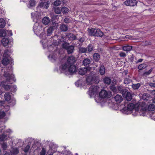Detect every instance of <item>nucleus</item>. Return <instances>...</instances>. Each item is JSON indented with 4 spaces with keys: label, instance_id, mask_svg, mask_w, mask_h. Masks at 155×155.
I'll return each instance as SVG.
<instances>
[{
    "label": "nucleus",
    "instance_id": "obj_21",
    "mask_svg": "<svg viewBox=\"0 0 155 155\" xmlns=\"http://www.w3.org/2000/svg\"><path fill=\"white\" fill-rule=\"evenodd\" d=\"M148 67V65L145 63L141 64L139 65L138 67V69L140 70H142Z\"/></svg>",
    "mask_w": 155,
    "mask_h": 155
},
{
    "label": "nucleus",
    "instance_id": "obj_40",
    "mask_svg": "<svg viewBox=\"0 0 155 155\" xmlns=\"http://www.w3.org/2000/svg\"><path fill=\"white\" fill-rule=\"evenodd\" d=\"M153 71L152 68H151L148 71H146L144 72L143 75L145 76H147L150 74Z\"/></svg>",
    "mask_w": 155,
    "mask_h": 155
},
{
    "label": "nucleus",
    "instance_id": "obj_41",
    "mask_svg": "<svg viewBox=\"0 0 155 155\" xmlns=\"http://www.w3.org/2000/svg\"><path fill=\"white\" fill-rule=\"evenodd\" d=\"M7 136L3 134L0 135V140H5L7 139Z\"/></svg>",
    "mask_w": 155,
    "mask_h": 155
},
{
    "label": "nucleus",
    "instance_id": "obj_36",
    "mask_svg": "<svg viewBox=\"0 0 155 155\" xmlns=\"http://www.w3.org/2000/svg\"><path fill=\"white\" fill-rule=\"evenodd\" d=\"M69 9L67 7H64L61 9V11L64 14H66L68 12Z\"/></svg>",
    "mask_w": 155,
    "mask_h": 155
},
{
    "label": "nucleus",
    "instance_id": "obj_32",
    "mask_svg": "<svg viewBox=\"0 0 155 155\" xmlns=\"http://www.w3.org/2000/svg\"><path fill=\"white\" fill-rule=\"evenodd\" d=\"M54 11L57 14H60L61 13V10L60 8L57 7H54L53 8Z\"/></svg>",
    "mask_w": 155,
    "mask_h": 155
},
{
    "label": "nucleus",
    "instance_id": "obj_26",
    "mask_svg": "<svg viewBox=\"0 0 155 155\" xmlns=\"http://www.w3.org/2000/svg\"><path fill=\"white\" fill-rule=\"evenodd\" d=\"M105 71V69L103 65H101L100 68L99 72L101 75L104 74Z\"/></svg>",
    "mask_w": 155,
    "mask_h": 155
},
{
    "label": "nucleus",
    "instance_id": "obj_18",
    "mask_svg": "<svg viewBox=\"0 0 155 155\" xmlns=\"http://www.w3.org/2000/svg\"><path fill=\"white\" fill-rule=\"evenodd\" d=\"M9 62V61L8 58V57H3L2 61V64L4 65H8Z\"/></svg>",
    "mask_w": 155,
    "mask_h": 155
},
{
    "label": "nucleus",
    "instance_id": "obj_2",
    "mask_svg": "<svg viewBox=\"0 0 155 155\" xmlns=\"http://www.w3.org/2000/svg\"><path fill=\"white\" fill-rule=\"evenodd\" d=\"M100 81L99 75H98L94 73H91L87 77L86 81L90 84L94 83L98 84Z\"/></svg>",
    "mask_w": 155,
    "mask_h": 155
},
{
    "label": "nucleus",
    "instance_id": "obj_19",
    "mask_svg": "<svg viewBox=\"0 0 155 155\" xmlns=\"http://www.w3.org/2000/svg\"><path fill=\"white\" fill-rule=\"evenodd\" d=\"M100 55L98 53H95L93 55L94 59L95 62H98L100 59Z\"/></svg>",
    "mask_w": 155,
    "mask_h": 155
},
{
    "label": "nucleus",
    "instance_id": "obj_16",
    "mask_svg": "<svg viewBox=\"0 0 155 155\" xmlns=\"http://www.w3.org/2000/svg\"><path fill=\"white\" fill-rule=\"evenodd\" d=\"M4 98L7 101H9L11 99V95L10 93L7 92L4 94Z\"/></svg>",
    "mask_w": 155,
    "mask_h": 155
},
{
    "label": "nucleus",
    "instance_id": "obj_29",
    "mask_svg": "<svg viewBox=\"0 0 155 155\" xmlns=\"http://www.w3.org/2000/svg\"><path fill=\"white\" fill-rule=\"evenodd\" d=\"M155 106L153 104H151L148 105V110L150 111H153L155 110Z\"/></svg>",
    "mask_w": 155,
    "mask_h": 155
},
{
    "label": "nucleus",
    "instance_id": "obj_34",
    "mask_svg": "<svg viewBox=\"0 0 155 155\" xmlns=\"http://www.w3.org/2000/svg\"><path fill=\"white\" fill-rule=\"evenodd\" d=\"M5 25V22L3 19H0V28H4Z\"/></svg>",
    "mask_w": 155,
    "mask_h": 155
},
{
    "label": "nucleus",
    "instance_id": "obj_57",
    "mask_svg": "<svg viewBox=\"0 0 155 155\" xmlns=\"http://www.w3.org/2000/svg\"><path fill=\"white\" fill-rule=\"evenodd\" d=\"M149 85L151 87H153L155 88V83H149Z\"/></svg>",
    "mask_w": 155,
    "mask_h": 155
},
{
    "label": "nucleus",
    "instance_id": "obj_48",
    "mask_svg": "<svg viewBox=\"0 0 155 155\" xmlns=\"http://www.w3.org/2000/svg\"><path fill=\"white\" fill-rule=\"evenodd\" d=\"M64 21L66 23H69L71 22V20L68 18H66L64 20Z\"/></svg>",
    "mask_w": 155,
    "mask_h": 155
},
{
    "label": "nucleus",
    "instance_id": "obj_59",
    "mask_svg": "<svg viewBox=\"0 0 155 155\" xmlns=\"http://www.w3.org/2000/svg\"><path fill=\"white\" fill-rule=\"evenodd\" d=\"M118 91L120 93L121 92V91H122L123 89L121 86H119L118 87Z\"/></svg>",
    "mask_w": 155,
    "mask_h": 155
},
{
    "label": "nucleus",
    "instance_id": "obj_62",
    "mask_svg": "<svg viewBox=\"0 0 155 155\" xmlns=\"http://www.w3.org/2000/svg\"><path fill=\"white\" fill-rule=\"evenodd\" d=\"M129 35H126V36H125V37L127 38H129Z\"/></svg>",
    "mask_w": 155,
    "mask_h": 155
},
{
    "label": "nucleus",
    "instance_id": "obj_5",
    "mask_svg": "<svg viewBox=\"0 0 155 155\" xmlns=\"http://www.w3.org/2000/svg\"><path fill=\"white\" fill-rule=\"evenodd\" d=\"M2 44L4 46H8V47H10L13 43L12 41L11 40H9L8 38H4L2 40Z\"/></svg>",
    "mask_w": 155,
    "mask_h": 155
},
{
    "label": "nucleus",
    "instance_id": "obj_49",
    "mask_svg": "<svg viewBox=\"0 0 155 155\" xmlns=\"http://www.w3.org/2000/svg\"><path fill=\"white\" fill-rule=\"evenodd\" d=\"M29 149H30V146L29 145H28L26 146V147L24 149V151L25 152L27 153L28 152Z\"/></svg>",
    "mask_w": 155,
    "mask_h": 155
},
{
    "label": "nucleus",
    "instance_id": "obj_37",
    "mask_svg": "<svg viewBox=\"0 0 155 155\" xmlns=\"http://www.w3.org/2000/svg\"><path fill=\"white\" fill-rule=\"evenodd\" d=\"M6 35V32L5 30L3 29L0 30V37H4Z\"/></svg>",
    "mask_w": 155,
    "mask_h": 155
},
{
    "label": "nucleus",
    "instance_id": "obj_7",
    "mask_svg": "<svg viewBox=\"0 0 155 155\" xmlns=\"http://www.w3.org/2000/svg\"><path fill=\"white\" fill-rule=\"evenodd\" d=\"M89 71L90 69L89 67H86L81 68L79 69H78V74L81 75H84L87 73V71Z\"/></svg>",
    "mask_w": 155,
    "mask_h": 155
},
{
    "label": "nucleus",
    "instance_id": "obj_46",
    "mask_svg": "<svg viewBox=\"0 0 155 155\" xmlns=\"http://www.w3.org/2000/svg\"><path fill=\"white\" fill-rule=\"evenodd\" d=\"M5 113L4 111L0 112V119L3 118L5 116Z\"/></svg>",
    "mask_w": 155,
    "mask_h": 155
},
{
    "label": "nucleus",
    "instance_id": "obj_22",
    "mask_svg": "<svg viewBox=\"0 0 155 155\" xmlns=\"http://www.w3.org/2000/svg\"><path fill=\"white\" fill-rule=\"evenodd\" d=\"M50 20L49 18L47 17H44L42 19L43 23L45 25H48L50 22Z\"/></svg>",
    "mask_w": 155,
    "mask_h": 155
},
{
    "label": "nucleus",
    "instance_id": "obj_45",
    "mask_svg": "<svg viewBox=\"0 0 155 155\" xmlns=\"http://www.w3.org/2000/svg\"><path fill=\"white\" fill-rule=\"evenodd\" d=\"M134 56L132 54L128 58L129 61L130 62H132L133 61L134 59Z\"/></svg>",
    "mask_w": 155,
    "mask_h": 155
},
{
    "label": "nucleus",
    "instance_id": "obj_11",
    "mask_svg": "<svg viewBox=\"0 0 155 155\" xmlns=\"http://www.w3.org/2000/svg\"><path fill=\"white\" fill-rule=\"evenodd\" d=\"M114 98L117 103H120L123 100L122 97L118 94H117Z\"/></svg>",
    "mask_w": 155,
    "mask_h": 155
},
{
    "label": "nucleus",
    "instance_id": "obj_43",
    "mask_svg": "<svg viewBox=\"0 0 155 155\" xmlns=\"http://www.w3.org/2000/svg\"><path fill=\"white\" fill-rule=\"evenodd\" d=\"M93 49V46L91 44H89L87 47V51L89 52H91Z\"/></svg>",
    "mask_w": 155,
    "mask_h": 155
},
{
    "label": "nucleus",
    "instance_id": "obj_53",
    "mask_svg": "<svg viewBox=\"0 0 155 155\" xmlns=\"http://www.w3.org/2000/svg\"><path fill=\"white\" fill-rule=\"evenodd\" d=\"M119 55L120 57H126V54L124 52H121L120 53Z\"/></svg>",
    "mask_w": 155,
    "mask_h": 155
},
{
    "label": "nucleus",
    "instance_id": "obj_23",
    "mask_svg": "<svg viewBox=\"0 0 155 155\" xmlns=\"http://www.w3.org/2000/svg\"><path fill=\"white\" fill-rule=\"evenodd\" d=\"M88 30L89 35L94 36L96 29L92 28L91 29H89L88 28Z\"/></svg>",
    "mask_w": 155,
    "mask_h": 155
},
{
    "label": "nucleus",
    "instance_id": "obj_3",
    "mask_svg": "<svg viewBox=\"0 0 155 155\" xmlns=\"http://www.w3.org/2000/svg\"><path fill=\"white\" fill-rule=\"evenodd\" d=\"M75 61V58L73 56H70L68 58L66 62L69 65L68 71L71 73H75L77 71L76 66L73 65Z\"/></svg>",
    "mask_w": 155,
    "mask_h": 155
},
{
    "label": "nucleus",
    "instance_id": "obj_14",
    "mask_svg": "<svg viewBox=\"0 0 155 155\" xmlns=\"http://www.w3.org/2000/svg\"><path fill=\"white\" fill-rule=\"evenodd\" d=\"M103 81L105 84H110L111 83V80L110 78L106 77L103 78Z\"/></svg>",
    "mask_w": 155,
    "mask_h": 155
},
{
    "label": "nucleus",
    "instance_id": "obj_8",
    "mask_svg": "<svg viewBox=\"0 0 155 155\" xmlns=\"http://www.w3.org/2000/svg\"><path fill=\"white\" fill-rule=\"evenodd\" d=\"M124 3L127 6H133L137 5V2L136 0H127Z\"/></svg>",
    "mask_w": 155,
    "mask_h": 155
},
{
    "label": "nucleus",
    "instance_id": "obj_31",
    "mask_svg": "<svg viewBox=\"0 0 155 155\" xmlns=\"http://www.w3.org/2000/svg\"><path fill=\"white\" fill-rule=\"evenodd\" d=\"M140 84L138 83L136 84H133L132 85V88L135 90L138 89L140 86Z\"/></svg>",
    "mask_w": 155,
    "mask_h": 155
},
{
    "label": "nucleus",
    "instance_id": "obj_28",
    "mask_svg": "<svg viewBox=\"0 0 155 155\" xmlns=\"http://www.w3.org/2000/svg\"><path fill=\"white\" fill-rule=\"evenodd\" d=\"M40 28H41L40 26H38V27H36L35 26H34L33 27V30L34 32L37 35L39 34L40 31Z\"/></svg>",
    "mask_w": 155,
    "mask_h": 155
},
{
    "label": "nucleus",
    "instance_id": "obj_38",
    "mask_svg": "<svg viewBox=\"0 0 155 155\" xmlns=\"http://www.w3.org/2000/svg\"><path fill=\"white\" fill-rule=\"evenodd\" d=\"M79 52L81 53H85L87 51L86 48L81 47L79 48Z\"/></svg>",
    "mask_w": 155,
    "mask_h": 155
},
{
    "label": "nucleus",
    "instance_id": "obj_44",
    "mask_svg": "<svg viewBox=\"0 0 155 155\" xmlns=\"http://www.w3.org/2000/svg\"><path fill=\"white\" fill-rule=\"evenodd\" d=\"M61 0H58L55 1L54 3V5L55 6H58L60 5L61 3Z\"/></svg>",
    "mask_w": 155,
    "mask_h": 155
},
{
    "label": "nucleus",
    "instance_id": "obj_61",
    "mask_svg": "<svg viewBox=\"0 0 155 155\" xmlns=\"http://www.w3.org/2000/svg\"><path fill=\"white\" fill-rule=\"evenodd\" d=\"M9 32H10L9 35L12 36V31H9Z\"/></svg>",
    "mask_w": 155,
    "mask_h": 155
},
{
    "label": "nucleus",
    "instance_id": "obj_30",
    "mask_svg": "<svg viewBox=\"0 0 155 155\" xmlns=\"http://www.w3.org/2000/svg\"><path fill=\"white\" fill-rule=\"evenodd\" d=\"M74 47L72 46H68L66 49L68 53V54H71L73 52Z\"/></svg>",
    "mask_w": 155,
    "mask_h": 155
},
{
    "label": "nucleus",
    "instance_id": "obj_1",
    "mask_svg": "<svg viewBox=\"0 0 155 155\" xmlns=\"http://www.w3.org/2000/svg\"><path fill=\"white\" fill-rule=\"evenodd\" d=\"M4 76L6 78V80L2 81L1 85L7 91H10L11 92H15L16 90L17 87L15 86L12 85H8L7 84L9 83L12 84V81H15L14 75L12 74V68L8 67L7 70L4 72Z\"/></svg>",
    "mask_w": 155,
    "mask_h": 155
},
{
    "label": "nucleus",
    "instance_id": "obj_54",
    "mask_svg": "<svg viewBox=\"0 0 155 155\" xmlns=\"http://www.w3.org/2000/svg\"><path fill=\"white\" fill-rule=\"evenodd\" d=\"M85 38H84V37H82L80 38V39H79V41H80V42H82L85 41Z\"/></svg>",
    "mask_w": 155,
    "mask_h": 155
},
{
    "label": "nucleus",
    "instance_id": "obj_42",
    "mask_svg": "<svg viewBox=\"0 0 155 155\" xmlns=\"http://www.w3.org/2000/svg\"><path fill=\"white\" fill-rule=\"evenodd\" d=\"M29 5L30 7L35 6V0H30L29 1Z\"/></svg>",
    "mask_w": 155,
    "mask_h": 155
},
{
    "label": "nucleus",
    "instance_id": "obj_27",
    "mask_svg": "<svg viewBox=\"0 0 155 155\" xmlns=\"http://www.w3.org/2000/svg\"><path fill=\"white\" fill-rule=\"evenodd\" d=\"M54 30L53 27H49L47 30V35L48 36H50L52 34Z\"/></svg>",
    "mask_w": 155,
    "mask_h": 155
},
{
    "label": "nucleus",
    "instance_id": "obj_64",
    "mask_svg": "<svg viewBox=\"0 0 155 155\" xmlns=\"http://www.w3.org/2000/svg\"><path fill=\"white\" fill-rule=\"evenodd\" d=\"M72 38H73V37ZM73 39H74V38H73Z\"/></svg>",
    "mask_w": 155,
    "mask_h": 155
},
{
    "label": "nucleus",
    "instance_id": "obj_10",
    "mask_svg": "<svg viewBox=\"0 0 155 155\" xmlns=\"http://www.w3.org/2000/svg\"><path fill=\"white\" fill-rule=\"evenodd\" d=\"M69 65L65 62L64 64H62L59 68V69L62 71H66L67 70H68L69 67Z\"/></svg>",
    "mask_w": 155,
    "mask_h": 155
},
{
    "label": "nucleus",
    "instance_id": "obj_17",
    "mask_svg": "<svg viewBox=\"0 0 155 155\" xmlns=\"http://www.w3.org/2000/svg\"><path fill=\"white\" fill-rule=\"evenodd\" d=\"M60 29L62 31H66L68 30V28L67 25L65 24H61L60 25Z\"/></svg>",
    "mask_w": 155,
    "mask_h": 155
},
{
    "label": "nucleus",
    "instance_id": "obj_63",
    "mask_svg": "<svg viewBox=\"0 0 155 155\" xmlns=\"http://www.w3.org/2000/svg\"><path fill=\"white\" fill-rule=\"evenodd\" d=\"M71 70H73V68H72Z\"/></svg>",
    "mask_w": 155,
    "mask_h": 155
},
{
    "label": "nucleus",
    "instance_id": "obj_51",
    "mask_svg": "<svg viewBox=\"0 0 155 155\" xmlns=\"http://www.w3.org/2000/svg\"><path fill=\"white\" fill-rule=\"evenodd\" d=\"M127 91V90L126 89H123V90L121 91V93H122L124 97V96L125 95Z\"/></svg>",
    "mask_w": 155,
    "mask_h": 155
},
{
    "label": "nucleus",
    "instance_id": "obj_39",
    "mask_svg": "<svg viewBox=\"0 0 155 155\" xmlns=\"http://www.w3.org/2000/svg\"><path fill=\"white\" fill-rule=\"evenodd\" d=\"M132 81L129 78H126L124 81V83L125 84H128Z\"/></svg>",
    "mask_w": 155,
    "mask_h": 155
},
{
    "label": "nucleus",
    "instance_id": "obj_55",
    "mask_svg": "<svg viewBox=\"0 0 155 155\" xmlns=\"http://www.w3.org/2000/svg\"><path fill=\"white\" fill-rule=\"evenodd\" d=\"M151 42L148 41H146L145 42V45H151Z\"/></svg>",
    "mask_w": 155,
    "mask_h": 155
},
{
    "label": "nucleus",
    "instance_id": "obj_25",
    "mask_svg": "<svg viewBox=\"0 0 155 155\" xmlns=\"http://www.w3.org/2000/svg\"><path fill=\"white\" fill-rule=\"evenodd\" d=\"M135 105L132 103H130L127 105V109L128 110H132L134 108Z\"/></svg>",
    "mask_w": 155,
    "mask_h": 155
},
{
    "label": "nucleus",
    "instance_id": "obj_12",
    "mask_svg": "<svg viewBox=\"0 0 155 155\" xmlns=\"http://www.w3.org/2000/svg\"><path fill=\"white\" fill-rule=\"evenodd\" d=\"M104 34L100 29H96L95 32L94 36H99L102 37L103 36Z\"/></svg>",
    "mask_w": 155,
    "mask_h": 155
},
{
    "label": "nucleus",
    "instance_id": "obj_9",
    "mask_svg": "<svg viewBox=\"0 0 155 155\" xmlns=\"http://www.w3.org/2000/svg\"><path fill=\"white\" fill-rule=\"evenodd\" d=\"M50 2L49 1L43 2L41 1L39 4V6L41 7H42L47 9L49 6Z\"/></svg>",
    "mask_w": 155,
    "mask_h": 155
},
{
    "label": "nucleus",
    "instance_id": "obj_47",
    "mask_svg": "<svg viewBox=\"0 0 155 155\" xmlns=\"http://www.w3.org/2000/svg\"><path fill=\"white\" fill-rule=\"evenodd\" d=\"M46 151L44 148H43L40 153V155H45Z\"/></svg>",
    "mask_w": 155,
    "mask_h": 155
},
{
    "label": "nucleus",
    "instance_id": "obj_52",
    "mask_svg": "<svg viewBox=\"0 0 155 155\" xmlns=\"http://www.w3.org/2000/svg\"><path fill=\"white\" fill-rule=\"evenodd\" d=\"M2 147L4 150H5L7 147V146L6 143H3L2 144Z\"/></svg>",
    "mask_w": 155,
    "mask_h": 155
},
{
    "label": "nucleus",
    "instance_id": "obj_60",
    "mask_svg": "<svg viewBox=\"0 0 155 155\" xmlns=\"http://www.w3.org/2000/svg\"><path fill=\"white\" fill-rule=\"evenodd\" d=\"M3 155H10L8 153H6Z\"/></svg>",
    "mask_w": 155,
    "mask_h": 155
},
{
    "label": "nucleus",
    "instance_id": "obj_15",
    "mask_svg": "<svg viewBox=\"0 0 155 155\" xmlns=\"http://www.w3.org/2000/svg\"><path fill=\"white\" fill-rule=\"evenodd\" d=\"M91 63V61L88 58H84L82 62V65L84 66L89 65Z\"/></svg>",
    "mask_w": 155,
    "mask_h": 155
},
{
    "label": "nucleus",
    "instance_id": "obj_20",
    "mask_svg": "<svg viewBox=\"0 0 155 155\" xmlns=\"http://www.w3.org/2000/svg\"><path fill=\"white\" fill-rule=\"evenodd\" d=\"M124 97H125L127 101H131L132 98L131 94V93L129 91H127Z\"/></svg>",
    "mask_w": 155,
    "mask_h": 155
},
{
    "label": "nucleus",
    "instance_id": "obj_6",
    "mask_svg": "<svg viewBox=\"0 0 155 155\" xmlns=\"http://www.w3.org/2000/svg\"><path fill=\"white\" fill-rule=\"evenodd\" d=\"M99 95L100 97L101 98H108L110 97V95L108 94V92L105 90H102L100 92Z\"/></svg>",
    "mask_w": 155,
    "mask_h": 155
},
{
    "label": "nucleus",
    "instance_id": "obj_4",
    "mask_svg": "<svg viewBox=\"0 0 155 155\" xmlns=\"http://www.w3.org/2000/svg\"><path fill=\"white\" fill-rule=\"evenodd\" d=\"M99 88L100 87L98 86L95 85L91 86L89 88V95L91 96L97 94L99 91Z\"/></svg>",
    "mask_w": 155,
    "mask_h": 155
},
{
    "label": "nucleus",
    "instance_id": "obj_58",
    "mask_svg": "<svg viewBox=\"0 0 155 155\" xmlns=\"http://www.w3.org/2000/svg\"><path fill=\"white\" fill-rule=\"evenodd\" d=\"M143 59H140L136 62V64H138L139 63L143 61Z\"/></svg>",
    "mask_w": 155,
    "mask_h": 155
},
{
    "label": "nucleus",
    "instance_id": "obj_50",
    "mask_svg": "<svg viewBox=\"0 0 155 155\" xmlns=\"http://www.w3.org/2000/svg\"><path fill=\"white\" fill-rule=\"evenodd\" d=\"M68 45L69 44L68 43L66 42H64L63 43L62 46L63 48L66 49L69 46Z\"/></svg>",
    "mask_w": 155,
    "mask_h": 155
},
{
    "label": "nucleus",
    "instance_id": "obj_35",
    "mask_svg": "<svg viewBox=\"0 0 155 155\" xmlns=\"http://www.w3.org/2000/svg\"><path fill=\"white\" fill-rule=\"evenodd\" d=\"M19 151L17 148L13 149L11 151V153L12 155H17Z\"/></svg>",
    "mask_w": 155,
    "mask_h": 155
},
{
    "label": "nucleus",
    "instance_id": "obj_13",
    "mask_svg": "<svg viewBox=\"0 0 155 155\" xmlns=\"http://www.w3.org/2000/svg\"><path fill=\"white\" fill-rule=\"evenodd\" d=\"M11 53V51L8 49H6L4 51V53L3 54V57L9 58Z\"/></svg>",
    "mask_w": 155,
    "mask_h": 155
},
{
    "label": "nucleus",
    "instance_id": "obj_56",
    "mask_svg": "<svg viewBox=\"0 0 155 155\" xmlns=\"http://www.w3.org/2000/svg\"><path fill=\"white\" fill-rule=\"evenodd\" d=\"M74 36L73 34L71 33H68L67 35V36L68 37H72L73 38Z\"/></svg>",
    "mask_w": 155,
    "mask_h": 155
},
{
    "label": "nucleus",
    "instance_id": "obj_24",
    "mask_svg": "<svg viewBox=\"0 0 155 155\" xmlns=\"http://www.w3.org/2000/svg\"><path fill=\"white\" fill-rule=\"evenodd\" d=\"M132 48V47L130 45H126L123 47V50L127 52L130 51Z\"/></svg>",
    "mask_w": 155,
    "mask_h": 155
},
{
    "label": "nucleus",
    "instance_id": "obj_33",
    "mask_svg": "<svg viewBox=\"0 0 155 155\" xmlns=\"http://www.w3.org/2000/svg\"><path fill=\"white\" fill-rule=\"evenodd\" d=\"M109 88L113 92L116 93L117 92V88L115 86V85L112 84L110 86Z\"/></svg>",
    "mask_w": 155,
    "mask_h": 155
}]
</instances>
